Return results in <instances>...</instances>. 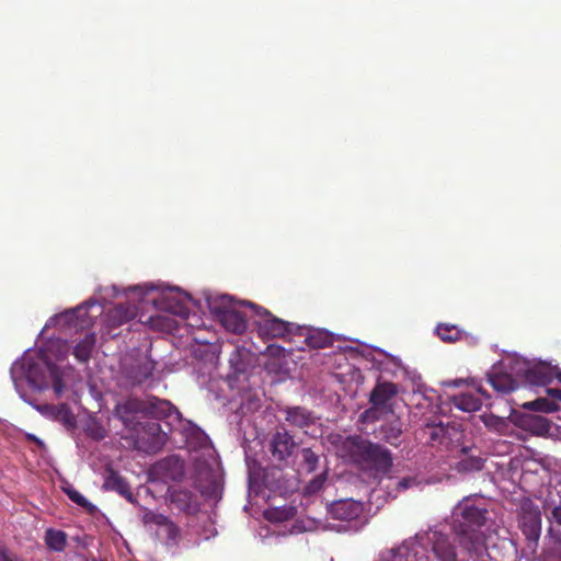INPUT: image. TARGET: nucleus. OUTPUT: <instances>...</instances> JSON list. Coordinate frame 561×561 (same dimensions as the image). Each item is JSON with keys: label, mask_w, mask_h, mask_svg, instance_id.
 <instances>
[{"label": "nucleus", "mask_w": 561, "mask_h": 561, "mask_svg": "<svg viewBox=\"0 0 561 561\" xmlns=\"http://www.w3.org/2000/svg\"><path fill=\"white\" fill-rule=\"evenodd\" d=\"M100 304L101 301L96 299H90L75 309L56 314L46 322L45 329L56 327L60 331L83 330L92 324V319L95 317L88 314V310Z\"/></svg>", "instance_id": "0eeeda50"}, {"label": "nucleus", "mask_w": 561, "mask_h": 561, "mask_svg": "<svg viewBox=\"0 0 561 561\" xmlns=\"http://www.w3.org/2000/svg\"><path fill=\"white\" fill-rule=\"evenodd\" d=\"M454 404L463 412H474L481 408L482 400L472 392H463L454 397Z\"/></svg>", "instance_id": "412c9836"}, {"label": "nucleus", "mask_w": 561, "mask_h": 561, "mask_svg": "<svg viewBox=\"0 0 561 561\" xmlns=\"http://www.w3.org/2000/svg\"><path fill=\"white\" fill-rule=\"evenodd\" d=\"M431 438L432 439H436L439 435L440 432H443V428L442 427H433L431 428Z\"/></svg>", "instance_id": "79ce46f5"}, {"label": "nucleus", "mask_w": 561, "mask_h": 561, "mask_svg": "<svg viewBox=\"0 0 561 561\" xmlns=\"http://www.w3.org/2000/svg\"><path fill=\"white\" fill-rule=\"evenodd\" d=\"M130 291L139 296L140 301L152 304L157 309L181 318H186L188 314L186 302L191 300V297L179 287L164 284H145L134 286Z\"/></svg>", "instance_id": "20e7f679"}, {"label": "nucleus", "mask_w": 561, "mask_h": 561, "mask_svg": "<svg viewBox=\"0 0 561 561\" xmlns=\"http://www.w3.org/2000/svg\"><path fill=\"white\" fill-rule=\"evenodd\" d=\"M145 405L146 415H151L157 419H167L168 424L171 427H174L175 423H181V413L168 400H161L156 397H151L145 401Z\"/></svg>", "instance_id": "ddd939ff"}, {"label": "nucleus", "mask_w": 561, "mask_h": 561, "mask_svg": "<svg viewBox=\"0 0 561 561\" xmlns=\"http://www.w3.org/2000/svg\"><path fill=\"white\" fill-rule=\"evenodd\" d=\"M69 352L66 341L57 339L50 341L46 348L28 350L11 367V378L21 399L33 405L45 415H53L56 410L64 413V420L72 423L73 417L68 413L65 404L59 408L53 405H35L26 396L24 388L42 391L53 388L56 397H61L71 389L77 380V374L71 367H59L55 362L62 360Z\"/></svg>", "instance_id": "f03ea898"}, {"label": "nucleus", "mask_w": 561, "mask_h": 561, "mask_svg": "<svg viewBox=\"0 0 561 561\" xmlns=\"http://www.w3.org/2000/svg\"><path fill=\"white\" fill-rule=\"evenodd\" d=\"M154 370V363L147 354L126 355L122 360L121 374L127 386L146 382Z\"/></svg>", "instance_id": "6e6552de"}, {"label": "nucleus", "mask_w": 561, "mask_h": 561, "mask_svg": "<svg viewBox=\"0 0 561 561\" xmlns=\"http://www.w3.org/2000/svg\"><path fill=\"white\" fill-rule=\"evenodd\" d=\"M476 391L481 394V396H484L486 397L485 392L482 390V388L479 386V387H476Z\"/></svg>", "instance_id": "a18cd8bd"}, {"label": "nucleus", "mask_w": 561, "mask_h": 561, "mask_svg": "<svg viewBox=\"0 0 561 561\" xmlns=\"http://www.w3.org/2000/svg\"><path fill=\"white\" fill-rule=\"evenodd\" d=\"M131 288L133 287H129L124 291L125 296L128 299V304H119L108 312L107 321L111 325H121L131 320L133 318L136 317L138 312V306L136 305V302L144 304L142 301L139 300V296L130 291Z\"/></svg>", "instance_id": "4468645a"}, {"label": "nucleus", "mask_w": 561, "mask_h": 561, "mask_svg": "<svg viewBox=\"0 0 561 561\" xmlns=\"http://www.w3.org/2000/svg\"><path fill=\"white\" fill-rule=\"evenodd\" d=\"M100 300L104 304H110L111 299L118 295V288L115 285L103 287L99 291Z\"/></svg>", "instance_id": "473e14b6"}, {"label": "nucleus", "mask_w": 561, "mask_h": 561, "mask_svg": "<svg viewBox=\"0 0 561 561\" xmlns=\"http://www.w3.org/2000/svg\"><path fill=\"white\" fill-rule=\"evenodd\" d=\"M244 301L238 302L234 307L230 308L229 311H226L218 321L222 324V327L232 333H242L247 329V316L242 313L238 306H248L243 304Z\"/></svg>", "instance_id": "dca6fc26"}, {"label": "nucleus", "mask_w": 561, "mask_h": 561, "mask_svg": "<svg viewBox=\"0 0 561 561\" xmlns=\"http://www.w3.org/2000/svg\"><path fill=\"white\" fill-rule=\"evenodd\" d=\"M239 357H240L239 352H234L232 354V356L230 357V364L237 374L243 373L245 370V365L238 360Z\"/></svg>", "instance_id": "e433bc0d"}, {"label": "nucleus", "mask_w": 561, "mask_h": 561, "mask_svg": "<svg viewBox=\"0 0 561 561\" xmlns=\"http://www.w3.org/2000/svg\"><path fill=\"white\" fill-rule=\"evenodd\" d=\"M208 309L211 314L218 320L226 311L234 307L238 302H234L228 295L214 294L206 297Z\"/></svg>", "instance_id": "aec40b11"}, {"label": "nucleus", "mask_w": 561, "mask_h": 561, "mask_svg": "<svg viewBox=\"0 0 561 561\" xmlns=\"http://www.w3.org/2000/svg\"><path fill=\"white\" fill-rule=\"evenodd\" d=\"M488 380L497 392L507 393L517 388V380L508 373H502L494 366L488 374Z\"/></svg>", "instance_id": "6ab92c4d"}, {"label": "nucleus", "mask_w": 561, "mask_h": 561, "mask_svg": "<svg viewBox=\"0 0 561 561\" xmlns=\"http://www.w3.org/2000/svg\"><path fill=\"white\" fill-rule=\"evenodd\" d=\"M205 453H206L207 455H209V456H213L214 450H213L211 448H209V447H205Z\"/></svg>", "instance_id": "49530a36"}, {"label": "nucleus", "mask_w": 561, "mask_h": 561, "mask_svg": "<svg viewBox=\"0 0 561 561\" xmlns=\"http://www.w3.org/2000/svg\"><path fill=\"white\" fill-rule=\"evenodd\" d=\"M482 421L486 427L494 430L496 432H503L504 428L506 427L505 419L493 414L482 415Z\"/></svg>", "instance_id": "7c9ffc66"}, {"label": "nucleus", "mask_w": 561, "mask_h": 561, "mask_svg": "<svg viewBox=\"0 0 561 561\" xmlns=\"http://www.w3.org/2000/svg\"><path fill=\"white\" fill-rule=\"evenodd\" d=\"M145 401H140L134 398H128L123 402H119L115 407L116 416L122 420V422L129 426L136 414L142 413L145 414Z\"/></svg>", "instance_id": "f3484780"}, {"label": "nucleus", "mask_w": 561, "mask_h": 561, "mask_svg": "<svg viewBox=\"0 0 561 561\" xmlns=\"http://www.w3.org/2000/svg\"><path fill=\"white\" fill-rule=\"evenodd\" d=\"M486 510L473 499H463L454 508L451 528L456 539L439 527H430L403 540L399 546L382 551L376 561H428V550L437 561H489L484 534Z\"/></svg>", "instance_id": "f257e3e1"}, {"label": "nucleus", "mask_w": 561, "mask_h": 561, "mask_svg": "<svg viewBox=\"0 0 561 561\" xmlns=\"http://www.w3.org/2000/svg\"><path fill=\"white\" fill-rule=\"evenodd\" d=\"M422 481L417 479V477H405L402 478L398 483L397 486L400 491H405L413 488H419L421 485Z\"/></svg>", "instance_id": "2f4dec72"}, {"label": "nucleus", "mask_w": 561, "mask_h": 561, "mask_svg": "<svg viewBox=\"0 0 561 561\" xmlns=\"http://www.w3.org/2000/svg\"><path fill=\"white\" fill-rule=\"evenodd\" d=\"M331 442L339 457L357 465L375 478L386 474L392 466V457L388 449L359 436L343 437L336 434L331 436Z\"/></svg>", "instance_id": "7ed1b4c3"}, {"label": "nucleus", "mask_w": 561, "mask_h": 561, "mask_svg": "<svg viewBox=\"0 0 561 561\" xmlns=\"http://www.w3.org/2000/svg\"><path fill=\"white\" fill-rule=\"evenodd\" d=\"M0 561H21L18 557L10 554L7 551H1Z\"/></svg>", "instance_id": "a19ab883"}, {"label": "nucleus", "mask_w": 561, "mask_h": 561, "mask_svg": "<svg viewBox=\"0 0 561 561\" xmlns=\"http://www.w3.org/2000/svg\"><path fill=\"white\" fill-rule=\"evenodd\" d=\"M295 448L293 437L286 432H276L271 442V451L278 460L289 457Z\"/></svg>", "instance_id": "a211bd4d"}, {"label": "nucleus", "mask_w": 561, "mask_h": 561, "mask_svg": "<svg viewBox=\"0 0 561 561\" xmlns=\"http://www.w3.org/2000/svg\"><path fill=\"white\" fill-rule=\"evenodd\" d=\"M107 483H114L115 484V488L116 490L123 494V495H126L128 497V500H130L131 497V494L129 493V489H128V485L127 483L118 476H112L110 478V480L107 481Z\"/></svg>", "instance_id": "72a5a7b5"}, {"label": "nucleus", "mask_w": 561, "mask_h": 561, "mask_svg": "<svg viewBox=\"0 0 561 561\" xmlns=\"http://www.w3.org/2000/svg\"><path fill=\"white\" fill-rule=\"evenodd\" d=\"M397 387L391 382H379L370 393L371 408L367 409L362 417L365 421H375L378 419L379 411L388 408V402L397 394Z\"/></svg>", "instance_id": "f8f14e48"}, {"label": "nucleus", "mask_w": 561, "mask_h": 561, "mask_svg": "<svg viewBox=\"0 0 561 561\" xmlns=\"http://www.w3.org/2000/svg\"><path fill=\"white\" fill-rule=\"evenodd\" d=\"M302 457L308 466V470H314L318 462V456L310 448H305L302 449Z\"/></svg>", "instance_id": "c9c22d12"}, {"label": "nucleus", "mask_w": 561, "mask_h": 561, "mask_svg": "<svg viewBox=\"0 0 561 561\" xmlns=\"http://www.w3.org/2000/svg\"><path fill=\"white\" fill-rule=\"evenodd\" d=\"M461 382H462V380H455V381L453 382V385H454V386H456V387H458Z\"/></svg>", "instance_id": "de8ad7c7"}, {"label": "nucleus", "mask_w": 561, "mask_h": 561, "mask_svg": "<svg viewBox=\"0 0 561 561\" xmlns=\"http://www.w3.org/2000/svg\"><path fill=\"white\" fill-rule=\"evenodd\" d=\"M250 309L253 310L254 314L257 316L255 321L259 334L264 339L284 337L289 334L293 330V324L285 322L273 314L266 309L259 307L252 302H245Z\"/></svg>", "instance_id": "1a4fd4ad"}, {"label": "nucleus", "mask_w": 561, "mask_h": 561, "mask_svg": "<svg viewBox=\"0 0 561 561\" xmlns=\"http://www.w3.org/2000/svg\"><path fill=\"white\" fill-rule=\"evenodd\" d=\"M481 467H482L481 460L480 459H474L473 460V468L480 469Z\"/></svg>", "instance_id": "c03bdc74"}, {"label": "nucleus", "mask_w": 561, "mask_h": 561, "mask_svg": "<svg viewBox=\"0 0 561 561\" xmlns=\"http://www.w3.org/2000/svg\"><path fill=\"white\" fill-rule=\"evenodd\" d=\"M436 332L445 342H454L460 337V331L456 325L439 324L436 328Z\"/></svg>", "instance_id": "bb28decb"}, {"label": "nucleus", "mask_w": 561, "mask_h": 561, "mask_svg": "<svg viewBox=\"0 0 561 561\" xmlns=\"http://www.w3.org/2000/svg\"><path fill=\"white\" fill-rule=\"evenodd\" d=\"M549 522L548 543L551 547L545 551L546 561H561V505H554L550 513H547Z\"/></svg>", "instance_id": "9b49d317"}, {"label": "nucleus", "mask_w": 561, "mask_h": 561, "mask_svg": "<svg viewBox=\"0 0 561 561\" xmlns=\"http://www.w3.org/2000/svg\"><path fill=\"white\" fill-rule=\"evenodd\" d=\"M329 512L335 519L354 520L362 516L364 506L358 501L345 499L332 503Z\"/></svg>", "instance_id": "2eb2a0df"}, {"label": "nucleus", "mask_w": 561, "mask_h": 561, "mask_svg": "<svg viewBox=\"0 0 561 561\" xmlns=\"http://www.w3.org/2000/svg\"><path fill=\"white\" fill-rule=\"evenodd\" d=\"M320 485H321V482H319L318 480H316V481H312V482H311V484H310V486H309V488H310V489H312V490H316L317 488H320Z\"/></svg>", "instance_id": "37998d69"}, {"label": "nucleus", "mask_w": 561, "mask_h": 561, "mask_svg": "<svg viewBox=\"0 0 561 561\" xmlns=\"http://www.w3.org/2000/svg\"><path fill=\"white\" fill-rule=\"evenodd\" d=\"M172 502L176 503L179 508L192 512L196 508V504L192 503V495L186 491H179L172 494Z\"/></svg>", "instance_id": "a878e982"}, {"label": "nucleus", "mask_w": 561, "mask_h": 561, "mask_svg": "<svg viewBox=\"0 0 561 561\" xmlns=\"http://www.w3.org/2000/svg\"><path fill=\"white\" fill-rule=\"evenodd\" d=\"M529 426L535 428L537 434H543L548 431V423L546 419L541 416H533L528 420Z\"/></svg>", "instance_id": "f704fd0d"}, {"label": "nucleus", "mask_w": 561, "mask_h": 561, "mask_svg": "<svg viewBox=\"0 0 561 561\" xmlns=\"http://www.w3.org/2000/svg\"><path fill=\"white\" fill-rule=\"evenodd\" d=\"M381 356H383L387 360V363H389L394 369H398L401 367V362L398 357H394L392 355H389L387 354L386 352L381 351V350H378L377 351Z\"/></svg>", "instance_id": "4c0bfd02"}, {"label": "nucleus", "mask_w": 561, "mask_h": 561, "mask_svg": "<svg viewBox=\"0 0 561 561\" xmlns=\"http://www.w3.org/2000/svg\"><path fill=\"white\" fill-rule=\"evenodd\" d=\"M286 421L294 426L305 427L313 422V416L306 409L296 407L286 410Z\"/></svg>", "instance_id": "4be33fe9"}, {"label": "nucleus", "mask_w": 561, "mask_h": 561, "mask_svg": "<svg viewBox=\"0 0 561 561\" xmlns=\"http://www.w3.org/2000/svg\"><path fill=\"white\" fill-rule=\"evenodd\" d=\"M95 339L93 334H88L82 339L73 350V355L79 362H87L90 358Z\"/></svg>", "instance_id": "b1692460"}, {"label": "nucleus", "mask_w": 561, "mask_h": 561, "mask_svg": "<svg viewBox=\"0 0 561 561\" xmlns=\"http://www.w3.org/2000/svg\"><path fill=\"white\" fill-rule=\"evenodd\" d=\"M531 363L533 360L520 356H515L508 359L507 368L510 369V374L512 376H515L516 378L523 379L527 382Z\"/></svg>", "instance_id": "5701e85b"}, {"label": "nucleus", "mask_w": 561, "mask_h": 561, "mask_svg": "<svg viewBox=\"0 0 561 561\" xmlns=\"http://www.w3.org/2000/svg\"><path fill=\"white\" fill-rule=\"evenodd\" d=\"M309 341H310V345L313 347H323L328 344L329 337L327 335L323 337H320V339H318L316 336H310Z\"/></svg>", "instance_id": "ea45409f"}, {"label": "nucleus", "mask_w": 561, "mask_h": 561, "mask_svg": "<svg viewBox=\"0 0 561 561\" xmlns=\"http://www.w3.org/2000/svg\"><path fill=\"white\" fill-rule=\"evenodd\" d=\"M518 528L526 539L528 553L534 554L541 535V511L531 500H524L519 505Z\"/></svg>", "instance_id": "423d86ee"}, {"label": "nucleus", "mask_w": 561, "mask_h": 561, "mask_svg": "<svg viewBox=\"0 0 561 561\" xmlns=\"http://www.w3.org/2000/svg\"><path fill=\"white\" fill-rule=\"evenodd\" d=\"M400 434H401V427L399 425L398 426H392L391 430H390V434L386 435V439L390 444L394 445L396 440L398 439Z\"/></svg>", "instance_id": "58836bf2"}, {"label": "nucleus", "mask_w": 561, "mask_h": 561, "mask_svg": "<svg viewBox=\"0 0 561 561\" xmlns=\"http://www.w3.org/2000/svg\"><path fill=\"white\" fill-rule=\"evenodd\" d=\"M65 493L69 496V499L75 502L77 505L84 507L89 512H92L95 507L92 505L79 491H77L73 486L67 485L64 488Z\"/></svg>", "instance_id": "cd10ccee"}, {"label": "nucleus", "mask_w": 561, "mask_h": 561, "mask_svg": "<svg viewBox=\"0 0 561 561\" xmlns=\"http://www.w3.org/2000/svg\"><path fill=\"white\" fill-rule=\"evenodd\" d=\"M550 466H551V459H549L547 457H542L539 459L534 458V459L525 460V462L523 465V470L538 472L539 468L549 470Z\"/></svg>", "instance_id": "c85d7f7f"}, {"label": "nucleus", "mask_w": 561, "mask_h": 561, "mask_svg": "<svg viewBox=\"0 0 561 561\" xmlns=\"http://www.w3.org/2000/svg\"><path fill=\"white\" fill-rule=\"evenodd\" d=\"M554 377L561 381V371L557 367H552L543 362L533 360L527 382L534 386H541L550 382ZM548 394L552 398H538L534 401L525 402L523 408L550 413L558 410V404L554 400L561 402V390L548 389Z\"/></svg>", "instance_id": "39448f33"}, {"label": "nucleus", "mask_w": 561, "mask_h": 561, "mask_svg": "<svg viewBox=\"0 0 561 561\" xmlns=\"http://www.w3.org/2000/svg\"><path fill=\"white\" fill-rule=\"evenodd\" d=\"M45 542L50 549L62 551L66 547L67 537L61 530L48 529L45 535Z\"/></svg>", "instance_id": "393cba45"}, {"label": "nucleus", "mask_w": 561, "mask_h": 561, "mask_svg": "<svg viewBox=\"0 0 561 561\" xmlns=\"http://www.w3.org/2000/svg\"><path fill=\"white\" fill-rule=\"evenodd\" d=\"M294 514L293 508H271L265 511V517L271 522H283L287 520Z\"/></svg>", "instance_id": "c756f323"}, {"label": "nucleus", "mask_w": 561, "mask_h": 561, "mask_svg": "<svg viewBox=\"0 0 561 561\" xmlns=\"http://www.w3.org/2000/svg\"><path fill=\"white\" fill-rule=\"evenodd\" d=\"M141 519L145 525L156 527L157 536L161 538L168 547H175L180 543L181 531L168 517L152 511L144 510Z\"/></svg>", "instance_id": "9d476101"}]
</instances>
